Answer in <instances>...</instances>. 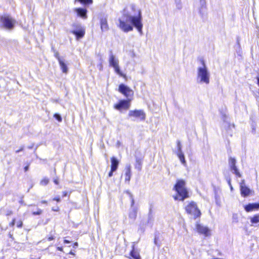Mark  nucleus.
Returning <instances> with one entry per match:
<instances>
[{"label": "nucleus", "instance_id": "15", "mask_svg": "<svg viewBox=\"0 0 259 259\" xmlns=\"http://www.w3.org/2000/svg\"><path fill=\"white\" fill-rule=\"evenodd\" d=\"M131 165L130 164H126L125 168V181L130 182L131 178Z\"/></svg>", "mask_w": 259, "mask_h": 259}, {"label": "nucleus", "instance_id": "39", "mask_svg": "<svg viewBox=\"0 0 259 259\" xmlns=\"http://www.w3.org/2000/svg\"><path fill=\"white\" fill-rule=\"evenodd\" d=\"M176 3H177V8L179 9H181L182 8V5H181V4L180 3V1L179 2H177V1H176Z\"/></svg>", "mask_w": 259, "mask_h": 259}, {"label": "nucleus", "instance_id": "3", "mask_svg": "<svg viewBox=\"0 0 259 259\" xmlns=\"http://www.w3.org/2000/svg\"><path fill=\"white\" fill-rule=\"evenodd\" d=\"M174 189L177 193V195L174 196L176 200L184 201L189 197V192L186 187V182L183 180H178Z\"/></svg>", "mask_w": 259, "mask_h": 259}, {"label": "nucleus", "instance_id": "51", "mask_svg": "<svg viewBox=\"0 0 259 259\" xmlns=\"http://www.w3.org/2000/svg\"><path fill=\"white\" fill-rule=\"evenodd\" d=\"M77 246H78V243H77V242H75V243H74V244H73V247L74 248H76V247H77Z\"/></svg>", "mask_w": 259, "mask_h": 259}, {"label": "nucleus", "instance_id": "46", "mask_svg": "<svg viewBox=\"0 0 259 259\" xmlns=\"http://www.w3.org/2000/svg\"><path fill=\"white\" fill-rule=\"evenodd\" d=\"M29 165H26V166H25V167H24V171H27L29 169Z\"/></svg>", "mask_w": 259, "mask_h": 259}, {"label": "nucleus", "instance_id": "11", "mask_svg": "<svg viewBox=\"0 0 259 259\" xmlns=\"http://www.w3.org/2000/svg\"><path fill=\"white\" fill-rule=\"evenodd\" d=\"M196 229L198 233L207 236L209 234V229L205 226H203L199 224H196Z\"/></svg>", "mask_w": 259, "mask_h": 259}, {"label": "nucleus", "instance_id": "58", "mask_svg": "<svg viewBox=\"0 0 259 259\" xmlns=\"http://www.w3.org/2000/svg\"><path fill=\"white\" fill-rule=\"evenodd\" d=\"M12 213V211H9V212L7 213V215H10V214H11Z\"/></svg>", "mask_w": 259, "mask_h": 259}, {"label": "nucleus", "instance_id": "22", "mask_svg": "<svg viewBox=\"0 0 259 259\" xmlns=\"http://www.w3.org/2000/svg\"><path fill=\"white\" fill-rule=\"evenodd\" d=\"M136 161L135 168L139 170H141L142 169V160L141 158L137 157Z\"/></svg>", "mask_w": 259, "mask_h": 259}, {"label": "nucleus", "instance_id": "20", "mask_svg": "<svg viewBox=\"0 0 259 259\" xmlns=\"http://www.w3.org/2000/svg\"><path fill=\"white\" fill-rule=\"evenodd\" d=\"M131 259H141L139 252L135 249V246H133V249L130 252Z\"/></svg>", "mask_w": 259, "mask_h": 259}, {"label": "nucleus", "instance_id": "56", "mask_svg": "<svg viewBox=\"0 0 259 259\" xmlns=\"http://www.w3.org/2000/svg\"><path fill=\"white\" fill-rule=\"evenodd\" d=\"M34 146V144H32L31 146L28 147V149H32Z\"/></svg>", "mask_w": 259, "mask_h": 259}, {"label": "nucleus", "instance_id": "27", "mask_svg": "<svg viewBox=\"0 0 259 259\" xmlns=\"http://www.w3.org/2000/svg\"><path fill=\"white\" fill-rule=\"evenodd\" d=\"M52 51H53V52L54 53V56H55V57L58 60V61H59L60 60H61L62 59H63V58L59 56V52L58 51L55 50L53 48H52Z\"/></svg>", "mask_w": 259, "mask_h": 259}, {"label": "nucleus", "instance_id": "6", "mask_svg": "<svg viewBox=\"0 0 259 259\" xmlns=\"http://www.w3.org/2000/svg\"><path fill=\"white\" fill-rule=\"evenodd\" d=\"M228 163L230 170L237 177L241 178L242 177V175L236 166L237 161L236 159L234 157H230Z\"/></svg>", "mask_w": 259, "mask_h": 259}, {"label": "nucleus", "instance_id": "45", "mask_svg": "<svg viewBox=\"0 0 259 259\" xmlns=\"http://www.w3.org/2000/svg\"><path fill=\"white\" fill-rule=\"evenodd\" d=\"M54 239V237L53 236H52L48 238V240H49V241H51V240H53Z\"/></svg>", "mask_w": 259, "mask_h": 259}, {"label": "nucleus", "instance_id": "32", "mask_svg": "<svg viewBox=\"0 0 259 259\" xmlns=\"http://www.w3.org/2000/svg\"><path fill=\"white\" fill-rule=\"evenodd\" d=\"M49 180L47 178H44L40 182V184L42 186H46L49 183Z\"/></svg>", "mask_w": 259, "mask_h": 259}, {"label": "nucleus", "instance_id": "47", "mask_svg": "<svg viewBox=\"0 0 259 259\" xmlns=\"http://www.w3.org/2000/svg\"><path fill=\"white\" fill-rule=\"evenodd\" d=\"M54 182L55 183V184H56V185H58L59 184V181L57 179H54Z\"/></svg>", "mask_w": 259, "mask_h": 259}, {"label": "nucleus", "instance_id": "44", "mask_svg": "<svg viewBox=\"0 0 259 259\" xmlns=\"http://www.w3.org/2000/svg\"><path fill=\"white\" fill-rule=\"evenodd\" d=\"M52 210L54 211H58L59 210V207L58 206L56 207H53Z\"/></svg>", "mask_w": 259, "mask_h": 259}, {"label": "nucleus", "instance_id": "7", "mask_svg": "<svg viewBox=\"0 0 259 259\" xmlns=\"http://www.w3.org/2000/svg\"><path fill=\"white\" fill-rule=\"evenodd\" d=\"M131 99L121 100L119 102L114 105V108L118 110L121 109H128L131 105Z\"/></svg>", "mask_w": 259, "mask_h": 259}, {"label": "nucleus", "instance_id": "18", "mask_svg": "<svg viewBox=\"0 0 259 259\" xmlns=\"http://www.w3.org/2000/svg\"><path fill=\"white\" fill-rule=\"evenodd\" d=\"M200 7L199 9V13L201 15V16L203 17L205 13L206 9L205 0H200Z\"/></svg>", "mask_w": 259, "mask_h": 259}, {"label": "nucleus", "instance_id": "29", "mask_svg": "<svg viewBox=\"0 0 259 259\" xmlns=\"http://www.w3.org/2000/svg\"><path fill=\"white\" fill-rule=\"evenodd\" d=\"M225 179L227 181L228 185H229V186L230 187L231 190L233 191V187L232 186V184H231V179L230 177V176H226L225 177Z\"/></svg>", "mask_w": 259, "mask_h": 259}, {"label": "nucleus", "instance_id": "5", "mask_svg": "<svg viewBox=\"0 0 259 259\" xmlns=\"http://www.w3.org/2000/svg\"><path fill=\"white\" fill-rule=\"evenodd\" d=\"M1 22L2 23L3 26L6 29L11 30L13 29L16 20L13 19L11 16L9 15L3 16L1 17Z\"/></svg>", "mask_w": 259, "mask_h": 259}, {"label": "nucleus", "instance_id": "30", "mask_svg": "<svg viewBox=\"0 0 259 259\" xmlns=\"http://www.w3.org/2000/svg\"><path fill=\"white\" fill-rule=\"evenodd\" d=\"M72 27L74 28L73 30H79L80 28H84L80 24L78 23L73 24Z\"/></svg>", "mask_w": 259, "mask_h": 259}, {"label": "nucleus", "instance_id": "42", "mask_svg": "<svg viewBox=\"0 0 259 259\" xmlns=\"http://www.w3.org/2000/svg\"><path fill=\"white\" fill-rule=\"evenodd\" d=\"M114 171H112V169L111 168V170L108 174L109 177H111L113 176V172H114Z\"/></svg>", "mask_w": 259, "mask_h": 259}, {"label": "nucleus", "instance_id": "31", "mask_svg": "<svg viewBox=\"0 0 259 259\" xmlns=\"http://www.w3.org/2000/svg\"><path fill=\"white\" fill-rule=\"evenodd\" d=\"M177 148H178V151L177 153H183L182 150V146L181 144V142L180 141H177Z\"/></svg>", "mask_w": 259, "mask_h": 259}, {"label": "nucleus", "instance_id": "13", "mask_svg": "<svg viewBox=\"0 0 259 259\" xmlns=\"http://www.w3.org/2000/svg\"><path fill=\"white\" fill-rule=\"evenodd\" d=\"M70 32L75 35L77 40L82 38L85 34L84 28H80L79 30H72Z\"/></svg>", "mask_w": 259, "mask_h": 259}, {"label": "nucleus", "instance_id": "25", "mask_svg": "<svg viewBox=\"0 0 259 259\" xmlns=\"http://www.w3.org/2000/svg\"><path fill=\"white\" fill-rule=\"evenodd\" d=\"M128 217L130 219L135 220L137 217V211L135 209L131 210L129 213Z\"/></svg>", "mask_w": 259, "mask_h": 259}, {"label": "nucleus", "instance_id": "38", "mask_svg": "<svg viewBox=\"0 0 259 259\" xmlns=\"http://www.w3.org/2000/svg\"><path fill=\"white\" fill-rule=\"evenodd\" d=\"M22 225H23V223L21 221H20L18 222H17V227L18 228H21L22 227Z\"/></svg>", "mask_w": 259, "mask_h": 259}, {"label": "nucleus", "instance_id": "28", "mask_svg": "<svg viewBox=\"0 0 259 259\" xmlns=\"http://www.w3.org/2000/svg\"><path fill=\"white\" fill-rule=\"evenodd\" d=\"M78 1L83 5H90L93 3V0H75V2Z\"/></svg>", "mask_w": 259, "mask_h": 259}, {"label": "nucleus", "instance_id": "57", "mask_svg": "<svg viewBox=\"0 0 259 259\" xmlns=\"http://www.w3.org/2000/svg\"><path fill=\"white\" fill-rule=\"evenodd\" d=\"M134 200L133 198H132V206H133L134 204Z\"/></svg>", "mask_w": 259, "mask_h": 259}, {"label": "nucleus", "instance_id": "41", "mask_svg": "<svg viewBox=\"0 0 259 259\" xmlns=\"http://www.w3.org/2000/svg\"><path fill=\"white\" fill-rule=\"evenodd\" d=\"M23 149H24V146H22V147L20 148V149L17 150H16V153H18L20 152V151H22L23 150Z\"/></svg>", "mask_w": 259, "mask_h": 259}, {"label": "nucleus", "instance_id": "37", "mask_svg": "<svg viewBox=\"0 0 259 259\" xmlns=\"http://www.w3.org/2000/svg\"><path fill=\"white\" fill-rule=\"evenodd\" d=\"M144 223L143 224H142V223L140 224V230L141 231V232L142 233H143L145 231V229L144 228Z\"/></svg>", "mask_w": 259, "mask_h": 259}, {"label": "nucleus", "instance_id": "61", "mask_svg": "<svg viewBox=\"0 0 259 259\" xmlns=\"http://www.w3.org/2000/svg\"><path fill=\"white\" fill-rule=\"evenodd\" d=\"M117 144H118V145H119V144H120L119 142H117Z\"/></svg>", "mask_w": 259, "mask_h": 259}, {"label": "nucleus", "instance_id": "2", "mask_svg": "<svg viewBox=\"0 0 259 259\" xmlns=\"http://www.w3.org/2000/svg\"><path fill=\"white\" fill-rule=\"evenodd\" d=\"M200 61L201 65L197 68V82L200 84L205 83L208 84L209 83L210 73L204 60L203 59H201Z\"/></svg>", "mask_w": 259, "mask_h": 259}, {"label": "nucleus", "instance_id": "40", "mask_svg": "<svg viewBox=\"0 0 259 259\" xmlns=\"http://www.w3.org/2000/svg\"><path fill=\"white\" fill-rule=\"evenodd\" d=\"M15 219H14L11 223H10V226L11 227H13L15 225Z\"/></svg>", "mask_w": 259, "mask_h": 259}, {"label": "nucleus", "instance_id": "1", "mask_svg": "<svg viewBox=\"0 0 259 259\" xmlns=\"http://www.w3.org/2000/svg\"><path fill=\"white\" fill-rule=\"evenodd\" d=\"M142 13L140 10H138V16H132L129 14L125 8L122 12V16L119 18L118 26L124 32H127L133 30V26L142 34L143 24L142 23Z\"/></svg>", "mask_w": 259, "mask_h": 259}, {"label": "nucleus", "instance_id": "35", "mask_svg": "<svg viewBox=\"0 0 259 259\" xmlns=\"http://www.w3.org/2000/svg\"><path fill=\"white\" fill-rule=\"evenodd\" d=\"M232 219L233 222L237 223L238 222V215L237 214H233L232 216Z\"/></svg>", "mask_w": 259, "mask_h": 259}, {"label": "nucleus", "instance_id": "12", "mask_svg": "<svg viewBox=\"0 0 259 259\" xmlns=\"http://www.w3.org/2000/svg\"><path fill=\"white\" fill-rule=\"evenodd\" d=\"M244 208L247 212L258 210L259 209V203H249L245 205Z\"/></svg>", "mask_w": 259, "mask_h": 259}, {"label": "nucleus", "instance_id": "48", "mask_svg": "<svg viewBox=\"0 0 259 259\" xmlns=\"http://www.w3.org/2000/svg\"><path fill=\"white\" fill-rule=\"evenodd\" d=\"M54 200H55V201H57V202H60V198H54L53 199Z\"/></svg>", "mask_w": 259, "mask_h": 259}, {"label": "nucleus", "instance_id": "16", "mask_svg": "<svg viewBox=\"0 0 259 259\" xmlns=\"http://www.w3.org/2000/svg\"><path fill=\"white\" fill-rule=\"evenodd\" d=\"M74 11L77 13L78 16L83 19H86L87 18V10L85 9L81 8H75Z\"/></svg>", "mask_w": 259, "mask_h": 259}, {"label": "nucleus", "instance_id": "50", "mask_svg": "<svg viewBox=\"0 0 259 259\" xmlns=\"http://www.w3.org/2000/svg\"><path fill=\"white\" fill-rule=\"evenodd\" d=\"M64 243H65V244H68V243H70V241H69V240H66V239H65V240H64Z\"/></svg>", "mask_w": 259, "mask_h": 259}, {"label": "nucleus", "instance_id": "43", "mask_svg": "<svg viewBox=\"0 0 259 259\" xmlns=\"http://www.w3.org/2000/svg\"><path fill=\"white\" fill-rule=\"evenodd\" d=\"M227 119L228 117L226 115H223V120H224V121L228 122V121H227Z\"/></svg>", "mask_w": 259, "mask_h": 259}, {"label": "nucleus", "instance_id": "36", "mask_svg": "<svg viewBox=\"0 0 259 259\" xmlns=\"http://www.w3.org/2000/svg\"><path fill=\"white\" fill-rule=\"evenodd\" d=\"M151 209L150 210V212L148 215V220L147 221V223H150L152 220V216L151 213Z\"/></svg>", "mask_w": 259, "mask_h": 259}, {"label": "nucleus", "instance_id": "4", "mask_svg": "<svg viewBox=\"0 0 259 259\" xmlns=\"http://www.w3.org/2000/svg\"><path fill=\"white\" fill-rule=\"evenodd\" d=\"M186 212L193 216L194 219L199 217L201 215L200 210L197 207L196 203L191 201L185 207Z\"/></svg>", "mask_w": 259, "mask_h": 259}, {"label": "nucleus", "instance_id": "19", "mask_svg": "<svg viewBox=\"0 0 259 259\" xmlns=\"http://www.w3.org/2000/svg\"><path fill=\"white\" fill-rule=\"evenodd\" d=\"M111 168L112 169V171H116L118 166L119 161L115 157H112L111 158Z\"/></svg>", "mask_w": 259, "mask_h": 259}, {"label": "nucleus", "instance_id": "55", "mask_svg": "<svg viewBox=\"0 0 259 259\" xmlns=\"http://www.w3.org/2000/svg\"><path fill=\"white\" fill-rule=\"evenodd\" d=\"M41 203H42V204H47V201H46V200H42L41 201Z\"/></svg>", "mask_w": 259, "mask_h": 259}, {"label": "nucleus", "instance_id": "8", "mask_svg": "<svg viewBox=\"0 0 259 259\" xmlns=\"http://www.w3.org/2000/svg\"><path fill=\"white\" fill-rule=\"evenodd\" d=\"M118 91L127 98L132 97L134 94L133 91L124 84H121L119 85Z\"/></svg>", "mask_w": 259, "mask_h": 259}, {"label": "nucleus", "instance_id": "17", "mask_svg": "<svg viewBox=\"0 0 259 259\" xmlns=\"http://www.w3.org/2000/svg\"><path fill=\"white\" fill-rule=\"evenodd\" d=\"M101 28L102 31H107L108 30V25L106 17L102 18L100 19Z\"/></svg>", "mask_w": 259, "mask_h": 259}, {"label": "nucleus", "instance_id": "23", "mask_svg": "<svg viewBox=\"0 0 259 259\" xmlns=\"http://www.w3.org/2000/svg\"><path fill=\"white\" fill-rule=\"evenodd\" d=\"M250 222L252 224H257L259 223V213L254 215L250 218Z\"/></svg>", "mask_w": 259, "mask_h": 259}, {"label": "nucleus", "instance_id": "21", "mask_svg": "<svg viewBox=\"0 0 259 259\" xmlns=\"http://www.w3.org/2000/svg\"><path fill=\"white\" fill-rule=\"evenodd\" d=\"M58 62L62 72L64 73H67L68 72V69L66 64L65 62V60L62 59Z\"/></svg>", "mask_w": 259, "mask_h": 259}, {"label": "nucleus", "instance_id": "59", "mask_svg": "<svg viewBox=\"0 0 259 259\" xmlns=\"http://www.w3.org/2000/svg\"><path fill=\"white\" fill-rule=\"evenodd\" d=\"M131 9L133 10V11H135V8L134 7V6H132V8Z\"/></svg>", "mask_w": 259, "mask_h": 259}, {"label": "nucleus", "instance_id": "9", "mask_svg": "<svg viewBox=\"0 0 259 259\" xmlns=\"http://www.w3.org/2000/svg\"><path fill=\"white\" fill-rule=\"evenodd\" d=\"M128 115L129 117L138 118L142 120H145L146 116L144 112L142 110H130L128 112Z\"/></svg>", "mask_w": 259, "mask_h": 259}, {"label": "nucleus", "instance_id": "14", "mask_svg": "<svg viewBox=\"0 0 259 259\" xmlns=\"http://www.w3.org/2000/svg\"><path fill=\"white\" fill-rule=\"evenodd\" d=\"M109 63L110 66H111L112 67L118 65V64H119L118 60L113 54L112 51H110Z\"/></svg>", "mask_w": 259, "mask_h": 259}, {"label": "nucleus", "instance_id": "60", "mask_svg": "<svg viewBox=\"0 0 259 259\" xmlns=\"http://www.w3.org/2000/svg\"><path fill=\"white\" fill-rule=\"evenodd\" d=\"M69 254H72V255H74V253L71 251L69 252Z\"/></svg>", "mask_w": 259, "mask_h": 259}, {"label": "nucleus", "instance_id": "34", "mask_svg": "<svg viewBox=\"0 0 259 259\" xmlns=\"http://www.w3.org/2000/svg\"><path fill=\"white\" fill-rule=\"evenodd\" d=\"M42 210L39 208H38L37 211L32 212V214L33 215H40L42 213Z\"/></svg>", "mask_w": 259, "mask_h": 259}, {"label": "nucleus", "instance_id": "24", "mask_svg": "<svg viewBox=\"0 0 259 259\" xmlns=\"http://www.w3.org/2000/svg\"><path fill=\"white\" fill-rule=\"evenodd\" d=\"M177 156L179 158L180 160L182 162V163L184 165L186 164V161L185 160V156L183 153H177Z\"/></svg>", "mask_w": 259, "mask_h": 259}, {"label": "nucleus", "instance_id": "52", "mask_svg": "<svg viewBox=\"0 0 259 259\" xmlns=\"http://www.w3.org/2000/svg\"><path fill=\"white\" fill-rule=\"evenodd\" d=\"M57 250H58L59 251H63V248L61 247H57Z\"/></svg>", "mask_w": 259, "mask_h": 259}, {"label": "nucleus", "instance_id": "49", "mask_svg": "<svg viewBox=\"0 0 259 259\" xmlns=\"http://www.w3.org/2000/svg\"><path fill=\"white\" fill-rule=\"evenodd\" d=\"M154 244L156 245H158L157 242V237L156 236L155 237V238H154Z\"/></svg>", "mask_w": 259, "mask_h": 259}, {"label": "nucleus", "instance_id": "54", "mask_svg": "<svg viewBox=\"0 0 259 259\" xmlns=\"http://www.w3.org/2000/svg\"><path fill=\"white\" fill-rule=\"evenodd\" d=\"M99 66L100 70H102V68H103V66H102V64H100Z\"/></svg>", "mask_w": 259, "mask_h": 259}, {"label": "nucleus", "instance_id": "10", "mask_svg": "<svg viewBox=\"0 0 259 259\" xmlns=\"http://www.w3.org/2000/svg\"><path fill=\"white\" fill-rule=\"evenodd\" d=\"M241 194L242 196L246 197L249 195L251 191L246 186L245 180H242L240 183Z\"/></svg>", "mask_w": 259, "mask_h": 259}, {"label": "nucleus", "instance_id": "26", "mask_svg": "<svg viewBox=\"0 0 259 259\" xmlns=\"http://www.w3.org/2000/svg\"><path fill=\"white\" fill-rule=\"evenodd\" d=\"M113 67L114 69L115 72L117 74L121 76H123V74L122 72L121 71V70L120 69V68H119V64L116 65V66H114Z\"/></svg>", "mask_w": 259, "mask_h": 259}, {"label": "nucleus", "instance_id": "33", "mask_svg": "<svg viewBox=\"0 0 259 259\" xmlns=\"http://www.w3.org/2000/svg\"><path fill=\"white\" fill-rule=\"evenodd\" d=\"M54 117L59 122H61L62 120V117L59 114L55 113L54 115Z\"/></svg>", "mask_w": 259, "mask_h": 259}, {"label": "nucleus", "instance_id": "53", "mask_svg": "<svg viewBox=\"0 0 259 259\" xmlns=\"http://www.w3.org/2000/svg\"><path fill=\"white\" fill-rule=\"evenodd\" d=\"M256 79H257V81L258 85L259 86V74L257 76Z\"/></svg>", "mask_w": 259, "mask_h": 259}]
</instances>
